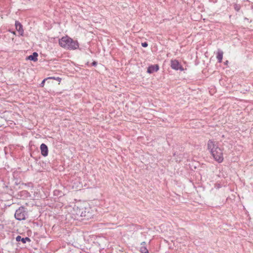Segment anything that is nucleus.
<instances>
[{
    "mask_svg": "<svg viewBox=\"0 0 253 253\" xmlns=\"http://www.w3.org/2000/svg\"><path fill=\"white\" fill-rule=\"evenodd\" d=\"M208 149L210 151L214 159L220 163L223 160L222 150L219 147L216 141L209 140L207 143Z\"/></svg>",
    "mask_w": 253,
    "mask_h": 253,
    "instance_id": "nucleus-1",
    "label": "nucleus"
},
{
    "mask_svg": "<svg viewBox=\"0 0 253 253\" xmlns=\"http://www.w3.org/2000/svg\"><path fill=\"white\" fill-rule=\"evenodd\" d=\"M59 44L61 47L68 50H75L79 47L77 41H74L68 36L63 37L60 39Z\"/></svg>",
    "mask_w": 253,
    "mask_h": 253,
    "instance_id": "nucleus-2",
    "label": "nucleus"
},
{
    "mask_svg": "<svg viewBox=\"0 0 253 253\" xmlns=\"http://www.w3.org/2000/svg\"><path fill=\"white\" fill-rule=\"evenodd\" d=\"M15 217L18 220H25L28 216V212L26 208L24 207H20L17 209L15 213Z\"/></svg>",
    "mask_w": 253,
    "mask_h": 253,
    "instance_id": "nucleus-3",
    "label": "nucleus"
},
{
    "mask_svg": "<svg viewBox=\"0 0 253 253\" xmlns=\"http://www.w3.org/2000/svg\"><path fill=\"white\" fill-rule=\"evenodd\" d=\"M170 66L172 69L175 70H178L180 71H183L184 68L181 65L179 61L177 60H171L170 61Z\"/></svg>",
    "mask_w": 253,
    "mask_h": 253,
    "instance_id": "nucleus-4",
    "label": "nucleus"
},
{
    "mask_svg": "<svg viewBox=\"0 0 253 253\" xmlns=\"http://www.w3.org/2000/svg\"><path fill=\"white\" fill-rule=\"evenodd\" d=\"M40 149L41 151V154L43 157H46L48 154V149L47 145L44 143H42L40 146Z\"/></svg>",
    "mask_w": 253,
    "mask_h": 253,
    "instance_id": "nucleus-5",
    "label": "nucleus"
},
{
    "mask_svg": "<svg viewBox=\"0 0 253 253\" xmlns=\"http://www.w3.org/2000/svg\"><path fill=\"white\" fill-rule=\"evenodd\" d=\"M159 69V66L158 64L151 65L148 67L147 72L149 74H152L158 71Z\"/></svg>",
    "mask_w": 253,
    "mask_h": 253,
    "instance_id": "nucleus-6",
    "label": "nucleus"
},
{
    "mask_svg": "<svg viewBox=\"0 0 253 253\" xmlns=\"http://www.w3.org/2000/svg\"><path fill=\"white\" fill-rule=\"evenodd\" d=\"M15 28L21 36L24 34V30L22 25L18 21H16L15 23Z\"/></svg>",
    "mask_w": 253,
    "mask_h": 253,
    "instance_id": "nucleus-7",
    "label": "nucleus"
},
{
    "mask_svg": "<svg viewBox=\"0 0 253 253\" xmlns=\"http://www.w3.org/2000/svg\"><path fill=\"white\" fill-rule=\"evenodd\" d=\"M38 54L36 52H34L32 54L29 55L27 57V59L30 60L31 61H33L34 62L37 61L38 60Z\"/></svg>",
    "mask_w": 253,
    "mask_h": 253,
    "instance_id": "nucleus-8",
    "label": "nucleus"
},
{
    "mask_svg": "<svg viewBox=\"0 0 253 253\" xmlns=\"http://www.w3.org/2000/svg\"><path fill=\"white\" fill-rule=\"evenodd\" d=\"M17 242L21 241L23 244H25L27 241L30 242L31 240L29 237L22 238L21 236H17L16 238Z\"/></svg>",
    "mask_w": 253,
    "mask_h": 253,
    "instance_id": "nucleus-9",
    "label": "nucleus"
},
{
    "mask_svg": "<svg viewBox=\"0 0 253 253\" xmlns=\"http://www.w3.org/2000/svg\"><path fill=\"white\" fill-rule=\"evenodd\" d=\"M223 52L221 50L218 49L216 58L218 60V62L219 63H221L222 62V58H223Z\"/></svg>",
    "mask_w": 253,
    "mask_h": 253,
    "instance_id": "nucleus-10",
    "label": "nucleus"
},
{
    "mask_svg": "<svg viewBox=\"0 0 253 253\" xmlns=\"http://www.w3.org/2000/svg\"><path fill=\"white\" fill-rule=\"evenodd\" d=\"M140 252L141 253H149L148 249L145 246H141L140 249Z\"/></svg>",
    "mask_w": 253,
    "mask_h": 253,
    "instance_id": "nucleus-11",
    "label": "nucleus"
},
{
    "mask_svg": "<svg viewBox=\"0 0 253 253\" xmlns=\"http://www.w3.org/2000/svg\"><path fill=\"white\" fill-rule=\"evenodd\" d=\"M233 6H234V9L236 11H239V10L241 8V5L240 4H237V3H234Z\"/></svg>",
    "mask_w": 253,
    "mask_h": 253,
    "instance_id": "nucleus-12",
    "label": "nucleus"
},
{
    "mask_svg": "<svg viewBox=\"0 0 253 253\" xmlns=\"http://www.w3.org/2000/svg\"><path fill=\"white\" fill-rule=\"evenodd\" d=\"M47 79H53V80H56L58 82H60L61 80V79L59 77H48L47 78Z\"/></svg>",
    "mask_w": 253,
    "mask_h": 253,
    "instance_id": "nucleus-13",
    "label": "nucleus"
},
{
    "mask_svg": "<svg viewBox=\"0 0 253 253\" xmlns=\"http://www.w3.org/2000/svg\"><path fill=\"white\" fill-rule=\"evenodd\" d=\"M48 79L47 78H46V79H44L42 82V83L40 84V85L41 87H43L44 85V83H45V82L46 80H48Z\"/></svg>",
    "mask_w": 253,
    "mask_h": 253,
    "instance_id": "nucleus-14",
    "label": "nucleus"
},
{
    "mask_svg": "<svg viewBox=\"0 0 253 253\" xmlns=\"http://www.w3.org/2000/svg\"><path fill=\"white\" fill-rule=\"evenodd\" d=\"M148 43L147 42H144L141 43V45L144 47H146L148 46Z\"/></svg>",
    "mask_w": 253,
    "mask_h": 253,
    "instance_id": "nucleus-15",
    "label": "nucleus"
},
{
    "mask_svg": "<svg viewBox=\"0 0 253 253\" xmlns=\"http://www.w3.org/2000/svg\"><path fill=\"white\" fill-rule=\"evenodd\" d=\"M97 62L96 61H93L91 63V65L93 66H95L97 65Z\"/></svg>",
    "mask_w": 253,
    "mask_h": 253,
    "instance_id": "nucleus-16",
    "label": "nucleus"
},
{
    "mask_svg": "<svg viewBox=\"0 0 253 253\" xmlns=\"http://www.w3.org/2000/svg\"><path fill=\"white\" fill-rule=\"evenodd\" d=\"M81 216L82 217H85L86 215L85 213H84L83 212H82L81 214Z\"/></svg>",
    "mask_w": 253,
    "mask_h": 253,
    "instance_id": "nucleus-17",
    "label": "nucleus"
},
{
    "mask_svg": "<svg viewBox=\"0 0 253 253\" xmlns=\"http://www.w3.org/2000/svg\"><path fill=\"white\" fill-rule=\"evenodd\" d=\"M145 244H146V242H142L141 243V245H142V246H145Z\"/></svg>",
    "mask_w": 253,
    "mask_h": 253,
    "instance_id": "nucleus-18",
    "label": "nucleus"
},
{
    "mask_svg": "<svg viewBox=\"0 0 253 253\" xmlns=\"http://www.w3.org/2000/svg\"><path fill=\"white\" fill-rule=\"evenodd\" d=\"M228 63V61L227 60H226V61L224 62V64H225V65H227Z\"/></svg>",
    "mask_w": 253,
    "mask_h": 253,
    "instance_id": "nucleus-19",
    "label": "nucleus"
}]
</instances>
